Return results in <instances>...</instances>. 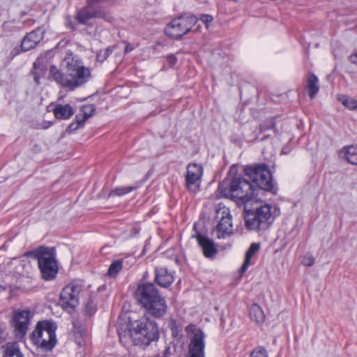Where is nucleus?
I'll use <instances>...</instances> for the list:
<instances>
[{
	"label": "nucleus",
	"mask_w": 357,
	"mask_h": 357,
	"mask_svg": "<svg viewBox=\"0 0 357 357\" xmlns=\"http://www.w3.org/2000/svg\"><path fill=\"white\" fill-rule=\"evenodd\" d=\"M64 63L66 75L54 66L50 68L54 79L62 86L73 90L86 83L91 78V70L84 66L82 61L76 59L71 52L66 54Z\"/></svg>",
	"instance_id": "nucleus-1"
},
{
	"label": "nucleus",
	"mask_w": 357,
	"mask_h": 357,
	"mask_svg": "<svg viewBox=\"0 0 357 357\" xmlns=\"http://www.w3.org/2000/svg\"><path fill=\"white\" fill-rule=\"evenodd\" d=\"M256 206L251 209L248 204L244 206V221L248 230L259 231L267 229L273 222L276 216L279 215V210L274 206L259 202L256 198Z\"/></svg>",
	"instance_id": "nucleus-2"
},
{
	"label": "nucleus",
	"mask_w": 357,
	"mask_h": 357,
	"mask_svg": "<svg viewBox=\"0 0 357 357\" xmlns=\"http://www.w3.org/2000/svg\"><path fill=\"white\" fill-rule=\"evenodd\" d=\"M220 194L236 201L248 204L256 199L258 189L255 185L241 176L225 179L219 184Z\"/></svg>",
	"instance_id": "nucleus-3"
},
{
	"label": "nucleus",
	"mask_w": 357,
	"mask_h": 357,
	"mask_svg": "<svg viewBox=\"0 0 357 357\" xmlns=\"http://www.w3.org/2000/svg\"><path fill=\"white\" fill-rule=\"evenodd\" d=\"M137 302L146 311L155 317H162L167 310L165 299L153 283H142L137 286L135 293Z\"/></svg>",
	"instance_id": "nucleus-4"
},
{
	"label": "nucleus",
	"mask_w": 357,
	"mask_h": 357,
	"mask_svg": "<svg viewBox=\"0 0 357 357\" xmlns=\"http://www.w3.org/2000/svg\"><path fill=\"white\" fill-rule=\"evenodd\" d=\"M124 335L129 337L135 345L148 346L158 338L159 332L155 322L143 319L135 321Z\"/></svg>",
	"instance_id": "nucleus-5"
},
{
	"label": "nucleus",
	"mask_w": 357,
	"mask_h": 357,
	"mask_svg": "<svg viewBox=\"0 0 357 357\" xmlns=\"http://www.w3.org/2000/svg\"><path fill=\"white\" fill-rule=\"evenodd\" d=\"M26 256H32L37 259L38 268L44 280H50L56 277L58 265L54 248L41 246L26 252Z\"/></svg>",
	"instance_id": "nucleus-6"
},
{
	"label": "nucleus",
	"mask_w": 357,
	"mask_h": 357,
	"mask_svg": "<svg viewBox=\"0 0 357 357\" xmlns=\"http://www.w3.org/2000/svg\"><path fill=\"white\" fill-rule=\"evenodd\" d=\"M55 323L45 320L38 321L31 334V340L38 348L45 351L52 350L56 343Z\"/></svg>",
	"instance_id": "nucleus-7"
},
{
	"label": "nucleus",
	"mask_w": 357,
	"mask_h": 357,
	"mask_svg": "<svg viewBox=\"0 0 357 357\" xmlns=\"http://www.w3.org/2000/svg\"><path fill=\"white\" fill-rule=\"evenodd\" d=\"M216 226L213 230L218 238H226L234 234L232 216L229 208L220 203L215 208Z\"/></svg>",
	"instance_id": "nucleus-8"
},
{
	"label": "nucleus",
	"mask_w": 357,
	"mask_h": 357,
	"mask_svg": "<svg viewBox=\"0 0 357 357\" xmlns=\"http://www.w3.org/2000/svg\"><path fill=\"white\" fill-rule=\"evenodd\" d=\"M190 340L188 351L185 357H205V334L195 325H189L185 328Z\"/></svg>",
	"instance_id": "nucleus-9"
},
{
	"label": "nucleus",
	"mask_w": 357,
	"mask_h": 357,
	"mask_svg": "<svg viewBox=\"0 0 357 357\" xmlns=\"http://www.w3.org/2000/svg\"><path fill=\"white\" fill-rule=\"evenodd\" d=\"M245 174L259 188L268 191L273 189L271 174L266 166L264 165L248 166L245 168Z\"/></svg>",
	"instance_id": "nucleus-10"
},
{
	"label": "nucleus",
	"mask_w": 357,
	"mask_h": 357,
	"mask_svg": "<svg viewBox=\"0 0 357 357\" xmlns=\"http://www.w3.org/2000/svg\"><path fill=\"white\" fill-rule=\"evenodd\" d=\"M82 290V284L75 281L62 289L60 294V304L65 310L71 312L78 305Z\"/></svg>",
	"instance_id": "nucleus-11"
},
{
	"label": "nucleus",
	"mask_w": 357,
	"mask_h": 357,
	"mask_svg": "<svg viewBox=\"0 0 357 357\" xmlns=\"http://www.w3.org/2000/svg\"><path fill=\"white\" fill-rule=\"evenodd\" d=\"M33 316V313L27 309H19L14 312L12 325L17 337L22 338L26 335Z\"/></svg>",
	"instance_id": "nucleus-12"
},
{
	"label": "nucleus",
	"mask_w": 357,
	"mask_h": 357,
	"mask_svg": "<svg viewBox=\"0 0 357 357\" xmlns=\"http://www.w3.org/2000/svg\"><path fill=\"white\" fill-rule=\"evenodd\" d=\"M202 175L203 167L202 165L193 163L188 166L185 185L189 191L196 193L199 190Z\"/></svg>",
	"instance_id": "nucleus-13"
},
{
	"label": "nucleus",
	"mask_w": 357,
	"mask_h": 357,
	"mask_svg": "<svg viewBox=\"0 0 357 357\" xmlns=\"http://www.w3.org/2000/svg\"><path fill=\"white\" fill-rule=\"evenodd\" d=\"M77 21L82 24H88L91 20L93 18H101L105 20H109V15L100 9H90L85 7L79 10L75 16Z\"/></svg>",
	"instance_id": "nucleus-14"
},
{
	"label": "nucleus",
	"mask_w": 357,
	"mask_h": 357,
	"mask_svg": "<svg viewBox=\"0 0 357 357\" xmlns=\"http://www.w3.org/2000/svg\"><path fill=\"white\" fill-rule=\"evenodd\" d=\"M43 38L44 31L42 29L38 28L31 31L23 38L21 43L22 50L26 52L35 48Z\"/></svg>",
	"instance_id": "nucleus-15"
},
{
	"label": "nucleus",
	"mask_w": 357,
	"mask_h": 357,
	"mask_svg": "<svg viewBox=\"0 0 357 357\" xmlns=\"http://www.w3.org/2000/svg\"><path fill=\"white\" fill-rule=\"evenodd\" d=\"M83 116H76V123H71L69 125V128L72 130H77L79 127L82 126L87 119L91 117L95 112V107L92 104L83 105L82 107Z\"/></svg>",
	"instance_id": "nucleus-16"
},
{
	"label": "nucleus",
	"mask_w": 357,
	"mask_h": 357,
	"mask_svg": "<svg viewBox=\"0 0 357 357\" xmlns=\"http://www.w3.org/2000/svg\"><path fill=\"white\" fill-rule=\"evenodd\" d=\"M155 280L162 287H168L174 281L172 274L164 267L155 268Z\"/></svg>",
	"instance_id": "nucleus-17"
},
{
	"label": "nucleus",
	"mask_w": 357,
	"mask_h": 357,
	"mask_svg": "<svg viewBox=\"0 0 357 357\" xmlns=\"http://www.w3.org/2000/svg\"><path fill=\"white\" fill-rule=\"evenodd\" d=\"M197 238L206 257L212 258L217 254V248L211 239L202 235H198Z\"/></svg>",
	"instance_id": "nucleus-18"
},
{
	"label": "nucleus",
	"mask_w": 357,
	"mask_h": 357,
	"mask_svg": "<svg viewBox=\"0 0 357 357\" xmlns=\"http://www.w3.org/2000/svg\"><path fill=\"white\" fill-rule=\"evenodd\" d=\"M197 22V17L190 13L180 15V35L188 33Z\"/></svg>",
	"instance_id": "nucleus-19"
},
{
	"label": "nucleus",
	"mask_w": 357,
	"mask_h": 357,
	"mask_svg": "<svg viewBox=\"0 0 357 357\" xmlns=\"http://www.w3.org/2000/svg\"><path fill=\"white\" fill-rule=\"evenodd\" d=\"M53 112L54 116L58 119H70L74 113L72 107L68 104L56 105L53 110Z\"/></svg>",
	"instance_id": "nucleus-20"
},
{
	"label": "nucleus",
	"mask_w": 357,
	"mask_h": 357,
	"mask_svg": "<svg viewBox=\"0 0 357 357\" xmlns=\"http://www.w3.org/2000/svg\"><path fill=\"white\" fill-rule=\"evenodd\" d=\"M342 158L352 165H357V146L344 147L340 153Z\"/></svg>",
	"instance_id": "nucleus-21"
},
{
	"label": "nucleus",
	"mask_w": 357,
	"mask_h": 357,
	"mask_svg": "<svg viewBox=\"0 0 357 357\" xmlns=\"http://www.w3.org/2000/svg\"><path fill=\"white\" fill-rule=\"evenodd\" d=\"M250 319L257 324L262 323L265 319V315L261 307L257 304H253L250 309Z\"/></svg>",
	"instance_id": "nucleus-22"
},
{
	"label": "nucleus",
	"mask_w": 357,
	"mask_h": 357,
	"mask_svg": "<svg viewBox=\"0 0 357 357\" xmlns=\"http://www.w3.org/2000/svg\"><path fill=\"white\" fill-rule=\"evenodd\" d=\"M306 89L311 98H314L319 90L318 78L314 75L308 77Z\"/></svg>",
	"instance_id": "nucleus-23"
},
{
	"label": "nucleus",
	"mask_w": 357,
	"mask_h": 357,
	"mask_svg": "<svg viewBox=\"0 0 357 357\" xmlns=\"http://www.w3.org/2000/svg\"><path fill=\"white\" fill-rule=\"evenodd\" d=\"M337 98L347 109L354 111L357 109V100L344 94H338Z\"/></svg>",
	"instance_id": "nucleus-24"
},
{
	"label": "nucleus",
	"mask_w": 357,
	"mask_h": 357,
	"mask_svg": "<svg viewBox=\"0 0 357 357\" xmlns=\"http://www.w3.org/2000/svg\"><path fill=\"white\" fill-rule=\"evenodd\" d=\"M3 357H23L16 342L7 343Z\"/></svg>",
	"instance_id": "nucleus-25"
},
{
	"label": "nucleus",
	"mask_w": 357,
	"mask_h": 357,
	"mask_svg": "<svg viewBox=\"0 0 357 357\" xmlns=\"http://www.w3.org/2000/svg\"><path fill=\"white\" fill-rule=\"evenodd\" d=\"M165 33L169 38L177 39L178 38V22L174 19L169 23L165 29Z\"/></svg>",
	"instance_id": "nucleus-26"
},
{
	"label": "nucleus",
	"mask_w": 357,
	"mask_h": 357,
	"mask_svg": "<svg viewBox=\"0 0 357 357\" xmlns=\"http://www.w3.org/2000/svg\"><path fill=\"white\" fill-rule=\"evenodd\" d=\"M137 188V185L117 187L109 192L108 197L123 196L136 190Z\"/></svg>",
	"instance_id": "nucleus-27"
},
{
	"label": "nucleus",
	"mask_w": 357,
	"mask_h": 357,
	"mask_svg": "<svg viewBox=\"0 0 357 357\" xmlns=\"http://www.w3.org/2000/svg\"><path fill=\"white\" fill-rule=\"evenodd\" d=\"M122 268V263L120 261L113 262L109 267L107 274L111 277H115Z\"/></svg>",
	"instance_id": "nucleus-28"
},
{
	"label": "nucleus",
	"mask_w": 357,
	"mask_h": 357,
	"mask_svg": "<svg viewBox=\"0 0 357 357\" xmlns=\"http://www.w3.org/2000/svg\"><path fill=\"white\" fill-rule=\"evenodd\" d=\"M249 357H268V354L266 349L258 347L252 351Z\"/></svg>",
	"instance_id": "nucleus-29"
},
{
	"label": "nucleus",
	"mask_w": 357,
	"mask_h": 357,
	"mask_svg": "<svg viewBox=\"0 0 357 357\" xmlns=\"http://www.w3.org/2000/svg\"><path fill=\"white\" fill-rule=\"evenodd\" d=\"M260 245L257 243H253L250 245L249 249L245 254L250 255L251 258L259 250Z\"/></svg>",
	"instance_id": "nucleus-30"
},
{
	"label": "nucleus",
	"mask_w": 357,
	"mask_h": 357,
	"mask_svg": "<svg viewBox=\"0 0 357 357\" xmlns=\"http://www.w3.org/2000/svg\"><path fill=\"white\" fill-rule=\"evenodd\" d=\"M199 20L205 25L206 29H208L213 18L210 15H202Z\"/></svg>",
	"instance_id": "nucleus-31"
},
{
	"label": "nucleus",
	"mask_w": 357,
	"mask_h": 357,
	"mask_svg": "<svg viewBox=\"0 0 357 357\" xmlns=\"http://www.w3.org/2000/svg\"><path fill=\"white\" fill-rule=\"evenodd\" d=\"M252 258H251L250 255L245 254L244 262L241 268V273L245 272L248 267L252 264Z\"/></svg>",
	"instance_id": "nucleus-32"
},
{
	"label": "nucleus",
	"mask_w": 357,
	"mask_h": 357,
	"mask_svg": "<svg viewBox=\"0 0 357 357\" xmlns=\"http://www.w3.org/2000/svg\"><path fill=\"white\" fill-rule=\"evenodd\" d=\"M115 0H86L87 6H93L99 3H111L114 2Z\"/></svg>",
	"instance_id": "nucleus-33"
},
{
	"label": "nucleus",
	"mask_w": 357,
	"mask_h": 357,
	"mask_svg": "<svg viewBox=\"0 0 357 357\" xmlns=\"http://www.w3.org/2000/svg\"><path fill=\"white\" fill-rule=\"evenodd\" d=\"M171 331L172 333V336L174 337V341L177 342L178 340L177 336L178 335V329L176 325V321H173L170 324Z\"/></svg>",
	"instance_id": "nucleus-34"
},
{
	"label": "nucleus",
	"mask_w": 357,
	"mask_h": 357,
	"mask_svg": "<svg viewBox=\"0 0 357 357\" xmlns=\"http://www.w3.org/2000/svg\"><path fill=\"white\" fill-rule=\"evenodd\" d=\"M314 260L313 257L310 255L305 256L303 261V263L305 266H311L314 264Z\"/></svg>",
	"instance_id": "nucleus-35"
},
{
	"label": "nucleus",
	"mask_w": 357,
	"mask_h": 357,
	"mask_svg": "<svg viewBox=\"0 0 357 357\" xmlns=\"http://www.w3.org/2000/svg\"><path fill=\"white\" fill-rule=\"evenodd\" d=\"M107 58L105 52H103L102 50L96 56L97 61L99 62H103Z\"/></svg>",
	"instance_id": "nucleus-36"
},
{
	"label": "nucleus",
	"mask_w": 357,
	"mask_h": 357,
	"mask_svg": "<svg viewBox=\"0 0 357 357\" xmlns=\"http://www.w3.org/2000/svg\"><path fill=\"white\" fill-rule=\"evenodd\" d=\"M176 57L174 55H169L167 57V61L170 66H174L176 63Z\"/></svg>",
	"instance_id": "nucleus-37"
},
{
	"label": "nucleus",
	"mask_w": 357,
	"mask_h": 357,
	"mask_svg": "<svg viewBox=\"0 0 357 357\" xmlns=\"http://www.w3.org/2000/svg\"><path fill=\"white\" fill-rule=\"evenodd\" d=\"M86 310L91 315L93 314L96 311L94 306L92 303H90L86 305Z\"/></svg>",
	"instance_id": "nucleus-38"
},
{
	"label": "nucleus",
	"mask_w": 357,
	"mask_h": 357,
	"mask_svg": "<svg viewBox=\"0 0 357 357\" xmlns=\"http://www.w3.org/2000/svg\"><path fill=\"white\" fill-rule=\"evenodd\" d=\"M349 61L353 64L357 65V52L352 54L349 56Z\"/></svg>",
	"instance_id": "nucleus-39"
},
{
	"label": "nucleus",
	"mask_w": 357,
	"mask_h": 357,
	"mask_svg": "<svg viewBox=\"0 0 357 357\" xmlns=\"http://www.w3.org/2000/svg\"><path fill=\"white\" fill-rule=\"evenodd\" d=\"M114 47H107L103 50H102L103 52H105L106 54V56H109V55L112 53V50H113Z\"/></svg>",
	"instance_id": "nucleus-40"
},
{
	"label": "nucleus",
	"mask_w": 357,
	"mask_h": 357,
	"mask_svg": "<svg viewBox=\"0 0 357 357\" xmlns=\"http://www.w3.org/2000/svg\"><path fill=\"white\" fill-rule=\"evenodd\" d=\"M114 47H107L103 50H102L103 52H105L106 54V56H109V55L112 53V50H113Z\"/></svg>",
	"instance_id": "nucleus-41"
},
{
	"label": "nucleus",
	"mask_w": 357,
	"mask_h": 357,
	"mask_svg": "<svg viewBox=\"0 0 357 357\" xmlns=\"http://www.w3.org/2000/svg\"><path fill=\"white\" fill-rule=\"evenodd\" d=\"M132 47H130L129 45H126V48H125V52L126 53H128L130 52V51H132Z\"/></svg>",
	"instance_id": "nucleus-42"
},
{
	"label": "nucleus",
	"mask_w": 357,
	"mask_h": 357,
	"mask_svg": "<svg viewBox=\"0 0 357 357\" xmlns=\"http://www.w3.org/2000/svg\"><path fill=\"white\" fill-rule=\"evenodd\" d=\"M77 344L82 347L84 344V340L83 339L77 340Z\"/></svg>",
	"instance_id": "nucleus-43"
},
{
	"label": "nucleus",
	"mask_w": 357,
	"mask_h": 357,
	"mask_svg": "<svg viewBox=\"0 0 357 357\" xmlns=\"http://www.w3.org/2000/svg\"><path fill=\"white\" fill-rule=\"evenodd\" d=\"M34 80H35V82H36L38 84H39V77H38L35 76V77H34Z\"/></svg>",
	"instance_id": "nucleus-44"
},
{
	"label": "nucleus",
	"mask_w": 357,
	"mask_h": 357,
	"mask_svg": "<svg viewBox=\"0 0 357 357\" xmlns=\"http://www.w3.org/2000/svg\"><path fill=\"white\" fill-rule=\"evenodd\" d=\"M167 353L171 354H172V351H171V347H169L167 350H166Z\"/></svg>",
	"instance_id": "nucleus-45"
},
{
	"label": "nucleus",
	"mask_w": 357,
	"mask_h": 357,
	"mask_svg": "<svg viewBox=\"0 0 357 357\" xmlns=\"http://www.w3.org/2000/svg\"><path fill=\"white\" fill-rule=\"evenodd\" d=\"M172 344H173L174 351L176 352V344L174 342H173Z\"/></svg>",
	"instance_id": "nucleus-46"
},
{
	"label": "nucleus",
	"mask_w": 357,
	"mask_h": 357,
	"mask_svg": "<svg viewBox=\"0 0 357 357\" xmlns=\"http://www.w3.org/2000/svg\"><path fill=\"white\" fill-rule=\"evenodd\" d=\"M234 169H236L235 167H232L231 169V172L233 171Z\"/></svg>",
	"instance_id": "nucleus-47"
},
{
	"label": "nucleus",
	"mask_w": 357,
	"mask_h": 357,
	"mask_svg": "<svg viewBox=\"0 0 357 357\" xmlns=\"http://www.w3.org/2000/svg\"><path fill=\"white\" fill-rule=\"evenodd\" d=\"M119 337H120V339H121V335H122V334H121V333H119Z\"/></svg>",
	"instance_id": "nucleus-48"
}]
</instances>
